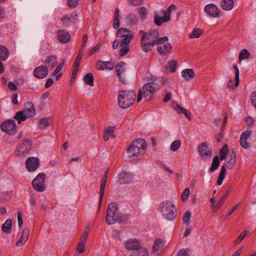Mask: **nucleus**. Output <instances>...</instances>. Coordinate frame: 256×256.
<instances>
[{
    "label": "nucleus",
    "instance_id": "obj_1",
    "mask_svg": "<svg viewBox=\"0 0 256 256\" xmlns=\"http://www.w3.org/2000/svg\"><path fill=\"white\" fill-rule=\"evenodd\" d=\"M118 38H124L120 44L121 48L119 51L120 56H122L127 54L130 50V44L134 38V32L126 28H120L117 31Z\"/></svg>",
    "mask_w": 256,
    "mask_h": 256
},
{
    "label": "nucleus",
    "instance_id": "obj_2",
    "mask_svg": "<svg viewBox=\"0 0 256 256\" xmlns=\"http://www.w3.org/2000/svg\"><path fill=\"white\" fill-rule=\"evenodd\" d=\"M136 93L134 90H121L118 92V104L124 109L131 106L135 102Z\"/></svg>",
    "mask_w": 256,
    "mask_h": 256
},
{
    "label": "nucleus",
    "instance_id": "obj_3",
    "mask_svg": "<svg viewBox=\"0 0 256 256\" xmlns=\"http://www.w3.org/2000/svg\"><path fill=\"white\" fill-rule=\"evenodd\" d=\"M127 216L119 212L118 206L116 203L112 202L110 203L107 208L106 215V222L108 224H112L118 220L126 219Z\"/></svg>",
    "mask_w": 256,
    "mask_h": 256
},
{
    "label": "nucleus",
    "instance_id": "obj_4",
    "mask_svg": "<svg viewBox=\"0 0 256 256\" xmlns=\"http://www.w3.org/2000/svg\"><path fill=\"white\" fill-rule=\"evenodd\" d=\"M160 88V85L155 81L146 84L138 90L137 102H140L142 100V96L147 100H150Z\"/></svg>",
    "mask_w": 256,
    "mask_h": 256
},
{
    "label": "nucleus",
    "instance_id": "obj_5",
    "mask_svg": "<svg viewBox=\"0 0 256 256\" xmlns=\"http://www.w3.org/2000/svg\"><path fill=\"white\" fill-rule=\"evenodd\" d=\"M162 218L168 220H174L177 216V209L172 201L166 200L160 204Z\"/></svg>",
    "mask_w": 256,
    "mask_h": 256
},
{
    "label": "nucleus",
    "instance_id": "obj_6",
    "mask_svg": "<svg viewBox=\"0 0 256 256\" xmlns=\"http://www.w3.org/2000/svg\"><path fill=\"white\" fill-rule=\"evenodd\" d=\"M146 148V144L143 139L140 138L132 141L127 148L130 158L138 157L142 154Z\"/></svg>",
    "mask_w": 256,
    "mask_h": 256
},
{
    "label": "nucleus",
    "instance_id": "obj_7",
    "mask_svg": "<svg viewBox=\"0 0 256 256\" xmlns=\"http://www.w3.org/2000/svg\"><path fill=\"white\" fill-rule=\"evenodd\" d=\"M168 38L163 36L159 38L157 43V50L159 54L162 56H166L170 54L172 48V46L168 42Z\"/></svg>",
    "mask_w": 256,
    "mask_h": 256
},
{
    "label": "nucleus",
    "instance_id": "obj_8",
    "mask_svg": "<svg viewBox=\"0 0 256 256\" xmlns=\"http://www.w3.org/2000/svg\"><path fill=\"white\" fill-rule=\"evenodd\" d=\"M32 148V142L29 139H24L16 147V153L20 157H25Z\"/></svg>",
    "mask_w": 256,
    "mask_h": 256
},
{
    "label": "nucleus",
    "instance_id": "obj_9",
    "mask_svg": "<svg viewBox=\"0 0 256 256\" xmlns=\"http://www.w3.org/2000/svg\"><path fill=\"white\" fill-rule=\"evenodd\" d=\"M154 18L155 24L158 26H160L163 23L168 22L170 19L168 14L163 9L160 10L154 11Z\"/></svg>",
    "mask_w": 256,
    "mask_h": 256
},
{
    "label": "nucleus",
    "instance_id": "obj_10",
    "mask_svg": "<svg viewBox=\"0 0 256 256\" xmlns=\"http://www.w3.org/2000/svg\"><path fill=\"white\" fill-rule=\"evenodd\" d=\"M46 175L43 173L39 174L32 182L34 188L40 192L45 190L44 180Z\"/></svg>",
    "mask_w": 256,
    "mask_h": 256
},
{
    "label": "nucleus",
    "instance_id": "obj_11",
    "mask_svg": "<svg viewBox=\"0 0 256 256\" xmlns=\"http://www.w3.org/2000/svg\"><path fill=\"white\" fill-rule=\"evenodd\" d=\"M26 166L28 172H33L37 170L40 162L37 158L32 156L28 158L25 162Z\"/></svg>",
    "mask_w": 256,
    "mask_h": 256
},
{
    "label": "nucleus",
    "instance_id": "obj_12",
    "mask_svg": "<svg viewBox=\"0 0 256 256\" xmlns=\"http://www.w3.org/2000/svg\"><path fill=\"white\" fill-rule=\"evenodd\" d=\"M205 12L209 16L216 18L220 15V12L216 5L214 4H206L204 8Z\"/></svg>",
    "mask_w": 256,
    "mask_h": 256
},
{
    "label": "nucleus",
    "instance_id": "obj_13",
    "mask_svg": "<svg viewBox=\"0 0 256 256\" xmlns=\"http://www.w3.org/2000/svg\"><path fill=\"white\" fill-rule=\"evenodd\" d=\"M124 246L127 250L134 251L142 248L140 242L136 238H130L126 240L124 243Z\"/></svg>",
    "mask_w": 256,
    "mask_h": 256
},
{
    "label": "nucleus",
    "instance_id": "obj_14",
    "mask_svg": "<svg viewBox=\"0 0 256 256\" xmlns=\"http://www.w3.org/2000/svg\"><path fill=\"white\" fill-rule=\"evenodd\" d=\"M16 124L13 120H9L3 122L0 124L1 130L7 133L16 130Z\"/></svg>",
    "mask_w": 256,
    "mask_h": 256
},
{
    "label": "nucleus",
    "instance_id": "obj_15",
    "mask_svg": "<svg viewBox=\"0 0 256 256\" xmlns=\"http://www.w3.org/2000/svg\"><path fill=\"white\" fill-rule=\"evenodd\" d=\"M48 72V70L47 66H40L34 70L33 74L36 78L42 79L47 76Z\"/></svg>",
    "mask_w": 256,
    "mask_h": 256
},
{
    "label": "nucleus",
    "instance_id": "obj_16",
    "mask_svg": "<svg viewBox=\"0 0 256 256\" xmlns=\"http://www.w3.org/2000/svg\"><path fill=\"white\" fill-rule=\"evenodd\" d=\"M252 134V130H246L241 134L240 136V143L243 148H248L250 146V144L247 142V140Z\"/></svg>",
    "mask_w": 256,
    "mask_h": 256
},
{
    "label": "nucleus",
    "instance_id": "obj_17",
    "mask_svg": "<svg viewBox=\"0 0 256 256\" xmlns=\"http://www.w3.org/2000/svg\"><path fill=\"white\" fill-rule=\"evenodd\" d=\"M158 34L157 31L153 30L146 33V36H142V39L149 41L156 44L159 40Z\"/></svg>",
    "mask_w": 256,
    "mask_h": 256
},
{
    "label": "nucleus",
    "instance_id": "obj_18",
    "mask_svg": "<svg viewBox=\"0 0 256 256\" xmlns=\"http://www.w3.org/2000/svg\"><path fill=\"white\" fill-rule=\"evenodd\" d=\"M42 62L48 68H54L57 63V58L54 55L48 56L42 60Z\"/></svg>",
    "mask_w": 256,
    "mask_h": 256
},
{
    "label": "nucleus",
    "instance_id": "obj_19",
    "mask_svg": "<svg viewBox=\"0 0 256 256\" xmlns=\"http://www.w3.org/2000/svg\"><path fill=\"white\" fill-rule=\"evenodd\" d=\"M22 111H24L29 118L33 117L36 114V110L32 102H30L25 104Z\"/></svg>",
    "mask_w": 256,
    "mask_h": 256
},
{
    "label": "nucleus",
    "instance_id": "obj_20",
    "mask_svg": "<svg viewBox=\"0 0 256 256\" xmlns=\"http://www.w3.org/2000/svg\"><path fill=\"white\" fill-rule=\"evenodd\" d=\"M30 235V230L28 228H24L23 231L22 232V234L21 236L20 240L16 242V246H22L25 242L27 241L28 238Z\"/></svg>",
    "mask_w": 256,
    "mask_h": 256
},
{
    "label": "nucleus",
    "instance_id": "obj_21",
    "mask_svg": "<svg viewBox=\"0 0 256 256\" xmlns=\"http://www.w3.org/2000/svg\"><path fill=\"white\" fill-rule=\"evenodd\" d=\"M58 39L62 44H66L69 42L70 35L68 32L64 30H60L58 32Z\"/></svg>",
    "mask_w": 256,
    "mask_h": 256
},
{
    "label": "nucleus",
    "instance_id": "obj_22",
    "mask_svg": "<svg viewBox=\"0 0 256 256\" xmlns=\"http://www.w3.org/2000/svg\"><path fill=\"white\" fill-rule=\"evenodd\" d=\"M198 150L200 156L204 158H209L212 156V152L208 149V147L205 143H203L199 146Z\"/></svg>",
    "mask_w": 256,
    "mask_h": 256
},
{
    "label": "nucleus",
    "instance_id": "obj_23",
    "mask_svg": "<svg viewBox=\"0 0 256 256\" xmlns=\"http://www.w3.org/2000/svg\"><path fill=\"white\" fill-rule=\"evenodd\" d=\"M96 68L98 70H112L114 68V64L110 62H98L96 64Z\"/></svg>",
    "mask_w": 256,
    "mask_h": 256
},
{
    "label": "nucleus",
    "instance_id": "obj_24",
    "mask_svg": "<svg viewBox=\"0 0 256 256\" xmlns=\"http://www.w3.org/2000/svg\"><path fill=\"white\" fill-rule=\"evenodd\" d=\"M132 181L131 174L126 172H122L119 176L118 182L121 184H129Z\"/></svg>",
    "mask_w": 256,
    "mask_h": 256
},
{
    "label": "nucleus",
    "instance_id": "obj_25",
    "mask_svg": "<svg viewBox=\"0 0 256 256\" xmlns=\"http://www.w3.org/2000/svg\"><path fill=\"white\" fill-rule=\"evenodd\" d=\"M155 45L156 44H154V43L150 42L149 41L147 42L146 40L141 38L140 46L142 50L144 52H149L151 51Z\"/></svg>",
    "mask_w": 256,
    "mask_h": 256
},
{
    "label": "nucleus",
    "instance_id": "obj_26",
    "mask_svg": "<svg viewBox=\"0 0 256 256\" xmlns=\"http://www.w3.org/2000/svg\"><path fill=\"white\" fill-rule=\"evenodd\" d=\"M182 76L186 80L190 81L194 78L195 73L192 69L187 68L182 70Z\"/></svg>",
    "mask_w": 256,
    "mask_h": 256
},
{
    "label": "nucleus",
    "instance_id": "obj_27",
    "mask_svg": "<svg viewBox=\"0 0 256 256\" xmlns=\"http://www.w3.org/2000/svg\"><path fill=\"white\" fill-rule=\"evenodd\" d=\"M164 242L162 240L159 238L156 239L152 247L154 252L158 254L162 251L164 248Z\"/></svg>",
    "mask_w": 256,
    "mask_h": 256
},
{
    "label": "nucleus",
    "instance_id": "obj_28",
    "mask_svg": "<svg viewBox=\"0 0 256 256\" xmlns=\"http://www.w3.org/2000/svg\"><path fill=\"white\" fill-rule=\"evenodd\" d=\"M174 108L178 114H182L185 116L186 117L188 118V120H191L190 112L189 110H187L184 108L181 107L178 104H176Z\"/></svg>",
    "mask_w": 256,
    "mask_h": 256
},
{
    "label": "nucleus",
    "instance_id": "obj_29",
    "mask_svg": "<svg viewBox=\"0 0 256 256\" xmlns=\"http://www.w3.org/2000/svg\"><path fill=\"white\" fill-rule=\"evenodd\" d=\"M222 8L226 10H231L234 6V0H222L220 2Z\"/></svg>",
    "mask_w": 256,
    "mask_h": 256
},
{
    "label": "nucleus",
    "instance_id": "obj_30",
    "mask_svg": "<svg viewBox=\"0 0 256 256\" xmlns=\"http://www.w3.org/2000/svg\"><path fill=\"white\" fill-rule=\"evenodd\" d=\"M149 254L147 248L142 247L138 250L132 252L130 256H148Z\"/></svg>",
    "mask_w": 256,
    "mask_h": 256
},
{
    "label": "nucleus",
    "instance_id": "obj_31",
    "mask_svg": "<svg viewBox=\"0 0 256 256\" xmlns=\"http://www.w3.org/2000/svg\"><path fill=\"white\" fill-rule=\"evenodd\" d=\"M230 156V160L227 162L226 167L229 169H232L236 164V154L234 150H232Z\"/></svg>",
    "mask_w": 256,
    "mask_h": 256
},
{
    "label": "nucleus",
    "instance_id": "obj_32",
    "mask_svg": "<svg viewBox=\"0 0 256 256\" xmlns=\"http://www.w3.org/2000/svg\"><path fill=\"white\" fill-rule=\"evenodd\" d=\"M138 18L134 14H130L126 18V22L128 24L133 25L137 22Z\"/></svg>",
    "mask_w": 256,
    "mask_h": 256
},
{
    "label": "nucleus",
    "instance_id": "obj_33",
    "mask_svg": "<svg viewBox=\"0 0 256 256\" xmlns=\"http://www.w3.org/2000/svg\"><path fill=\"white\" fill-rule=\"evenodd\" d=\"M2 229L4 233L10 234L12 230V220L10 219L7 220L2 224Z\"/></svg>",
    "mask_w": 256,
    "mask_h": 256
},
{
    "label": "nucleus",
    "instance_id": "obj_34",
    "mask_svg": "<svg viewBox=\"0 0 256 256\" xmlns=\"http://www.w3.org/2000/svg\"><path fill=\"white\" fill-rule=\"evenodd\" d=\"M28 117V115L26 114L24 112V111L20 110L16 113L14 116V118L18 121V123L20 124L22 122L24 121Z\"/></svg>",
    "mask_w": 256,
    "mask_h": 256
},
{
    "label": "nucleus",
    "instance_id": "obj_35",
    "mask_svg": "<svg viewBox=\"0 0 256 256\" xmlns=\"http://www.w3.org/2000/svg\"><path fill=\"white\" fill-rule=\"evenodd\" d=\"M120 26V10L116 8L114 14V20L113 22V27L114 29H118Z\"/></svg>",
    "mask_w": 256,
    "mask_h": 256
},
{
    "label": "nucleus",
    "instance_id": "obj_36",
    "mask_svg": "<svg viewBox=\"0 0 256 256\" xmlns=\"http://www.w3.org/2000/svg\"><path fill=\"white\" fill-rule=\"evenodd\" d=\"M114 127L108 126L104 134V140L105 141H107L110 138H114Z\"/></svg>",
    "mask_w": 256,
    "mask_h": 256
},
{
    "label": "nucleus",
    "instance_id": "obj_37",
    "mask_svg": "<svg viewBox=\"0 0 256 256\" xmlns=\"http://www.w3.org/2000/svg\"><path fill=\"white\" fill-rule=\"evenodd\" d=\"M8 56V50L4 46H0V59L2 60H6Z\"/></svg>",
    "mask_w": 256,
    "mask_h": 256
},
{
    "label": "nucleus",
    "instance_id": "obj_38",
    "mask_svg": "<svg viewBox=\"0 0 256 256\" xmlns=\"http://www.w3.org/2000/svg\"><path fill=\"white\" fill-rule=\"evenodd\" d=\"M177 62L176 60H172L168 62L167 64L165 66L166 69L170 72H174L176 70V66Z\"/></svg>",
    "mask_w": 256,
    "mask_h": 256
},
{
    "label": "nucleus",
    "instance_id": "obj_39",
    "mask_svg": "<svg viewBox=\"0 0 256 256\" xmlns=\"http://www.w3.org/2000/svg\"><path fill=\"white\" fill-rule=\"evenodd\" d=\"M219 165H220L219 158L218 156H216L214 157V158L213 159L212 166L209 169V172L211 173V172H214L215 170L218 169Z\"/></svg>",
    "mask_w": 256,
    "mask_h": 256
},
{
    "label": "nucleus",
    "instance_id": "obj_40",
    "mask_svg": "<svg viewBox=\"0 0 256 256\" xmlns=\"http://www.w3.org/2000/svg\"><path fill=\"white\" fill-rule=\"evenodd\" d=\"M38 128L41 130H44L46 126H49V118H45L40 120L38 122Z\"/></svg>",
    "mask_w": 256,
    "mask_h": 256
},
{
    "label": "nucleus",
    "instance_id": "obj_41",
    "mask_svg": "<svg viewBox=\"0 0 256 256\" xmlns=\"http://www.w3.org/2000/svg\"><path fill=\"white\" fill-rule=\"evenodd\" d=\"M202 30L200 28H195L192 30V32L188 35L190 38H200L202 34Z\"/></svg>",
    "mask_w": 256,
    "mask_h": 256
},
{
    "label": "nucleus",
    "instance_id": "obj_42",
    "mask_svg": "<svg viewBox=\"0 0 256 256\" xmlns=\"http://www.w3.org/2000/svg\"><path fill=\"white\" fill-rule=\"evenodd\" d=\"M125 64H126L124 62H120L116 64V69L118 76H120L122 72H126V70L124 68Z\"/></svg>",
    "mask_w": 256,
    "mask_h": 256
},
{
    "label": "nucleus",
    "instance_id": "obj_43",
    "mask_svg": "<svg viewBox=\"0 0 256 256\" xmlns=\"http://www.w3.org/2000/svg\"><path fill=\"white\" fill-rule=\"evenodd\" d=\"M84 83L90 86H94V78L93 75L91 73H88L84 78Z\"/></svg>",
    "mask_w": 256,
    "mask_h": 256
},
{
    "label": "nucleus",
    "instance_id": "obj_44",
    "mask_svg": "<svg viewBox=\"0 0 256 256\" xmlns=\"http://www.w3.org/2000/svg\"><path fill=\"white\" fill-rule=\"evenodd\" d=\"M106 181L102 180L100 186V196H99V205L100 206L102 201L103 196L104 195L105 186Z\"/></svg>",
    "mask_w": 256,
    "mask_h": 256
},
{
    "label": "nucleus",
    "instance_id": "obj_45",
    "mask_svg": "<svg viewBox=\"0 0 256 256\" xmlns=\"http://www.w3.org/2000/svg\"><path fill=\"white\" fill-rule=\"evenodd\" d=\"M248 230L243 231L236 239L234 241V244L236 245L239 244L248 234Z\"/></svg>",
    "mask_w": 256,
    "mask_h": 256
},
{
    "label": "nucleus",
    "instance_id": "obj_46",
    "mask_svg": "<svg viewBox=\"0 0 256 256\" xmlns=\"http://www.w3.org/2000/svg\"><path fill=\"white\" fill-rule=\"evenodd\" d=\"M146 8L144 6L140 7L138 9V14L142 20H146L148 14Z\"/></svg>",
    "mask_w": 256,
    "mask_h": 256
},
{
    "label": "nucleus",
    "instance_id": "obj_47",
    "mask_svg": "<svg viewBox=\"0 0 256 256\" xmlns=\"http://www.w3.org/2000/svg\"><path fill=\"white\" fill-rule=\"evenodd\" d=\"M250 56V53L246 49H243L239 54V60L241 61L242 60L249 58Z\"/></svg>",
    "mask_w": 256,
    "mask_h": 256
},
{
    "label": "nucleus",
    "instance_id": "obj_48",
    "mask_svg": "<svg viewBox=\"0 0 256 256\" xmlns=\"http://www.w3.org/2000/svg\"><path fill=\"white\" fill-rule=\"evenodd\" d=\"M180 140H175L170 145V150L172 152H176L180 148Z\"/></svg>",
    "mask_w": 256,
    "mask_h": 256
},
{
    "label": "nucleus",
    "instance_id": "obj_49",
    "mask_svg": "<svg viewBox=\"0 0 256 256\" xmlns=\"http://www.w3.org/2000/svg\"><path fill=\"white\" fill-rule=\"evenodd\" d=\"M228 146L225 144L224 146L220 150V160H223L226 158V154L228 152Z\"/></svg>",
    "mask_w": 256,
    "mask_h": 256
},
{
    "label": "nucleus",
    "instance_id": "obj_50",
    "mask_svg": "<svg viewBox=\"0 0 256 256\" xmlns=\"http://www.w3.org/2000/svg\"><path fill=\"white\" fill-rule=\"evenodd\" d=\"M84 242H79L76 252H75L74 256H78L80 254L84 252Z\"/></svg>",
    "mask_w": 256,
    "mask_h": 256
},
{
    "label": "nucleus",
    "instance_id": "obj_51",
    "mask_svg": "<svg viewBox=\"0 0 256 256\" xmlns=\"http://www.w3.org/2000/svg\"><path fill=\"white\" fill-rule=\"evenodd\" d=\"M227 194H225L221 198L220 200L214 206H213L214 211H216L223 204L225 198H226Z\"/></svg>",
    "mask_w": 256,
    "mask_h": 256
},
{
    "label": "nucleus",
    "instance_id": "obj_52",
    "mask_svg": "<svg viewBox=\"0 0 256 256\" xmlns=\"http://www.w3.org/2000/svg\"><path fill=\"white\" fill-rule=\"evenodd\" d=\"M191 212L190 211H186L184 214L183 222L184 224H187L190 220L191 218Z\"/></svg>",
    "mask_w": 256,
    "mask_h": 256
},
{
    "label": "nucleus",
    "instance_id": "obj_53",
    "mask_svg": "<svg viewBox=\"0 0 256 256\" xmlns=\"http://www.w3.org/2000/svg\"><path fill=\"white\" fill-rule=\"evenodd\" d=\"M177 256H190V250L188 248H182L177 254Z\"/></svg>",
    "mask_w": 256,
    "mask_h": 256
},
{
    "label": "nucleus",
    "instance_id": "obj_54",
    "mask_svg": "<svg viewBox=\"0 0 256 256\" xmlns=\"http://www.w3.org/2000/svg\"><path fill=\"white\" fill-rule=\"evenodd\" d=\"M190 189L188 188H186L183 191L182 194V201L184 202L188 198L190 195Z\"/></svg>",
    "mask_w": 256,
    "mask_h": 256
},
{
    "label": "nucleus",
    "instance_id": "obj_55",
    "mask_svg": "<svg viewBox=\"0 0 256 256\" xmlns=\"http://www.w3.org/2000/svg\"><path fill=\"white\" fill-rule=\"evenodd\" d=\"M238 85V84H236V79L235 82L231 80L228 81L227 88L231 89H234L237 87Z\"/></svg>",
    "mask_w": 256,
    "mask_h": 256
},
{
    "label": "nucleus",
    "instance_id": "obj_56",
    "mask_svg": "<svg viewBox=\"0 0 256 256\" xmlns=\"http://www.w3.org/2000/svg\"><path fill=\"white\" fill-rule=\"evenodd\" d=\"M83 51L82 50H80L77 56L76 59L74 62V65L79 66L80 60L82 58Z\"/></svg>",
    "mask_w": 256,
    "mask_h": 256
},
{
    "label": "nucleus",
    "instance_id": "obj_57",
    "mask_svg": "<svg viewBox=\"0 0 256 256\" xmlns=\"http://www.w3.org/2000/svg\"><path fill=\"white\" fill-rule=\"evenodd\" d=\"M64 66V62H61L56 67V69L53 72L54 74H60V72L62 70Z\"/></svg>",
    "mask_w": 256,
    "mask_h": 256
},
{
    "label": "nucleus",
    "instance_id": "obj_58",
    "mask_svg": "<svg viewBox=\"0 0 256 256\" xmlns=\"http://www.w3.org/2000/svg\"><path fill=\"white\" fill-rule=\"evenodd\" d=\"M226 169L224 166H222L221 169V170L219 174L218 178L220 180H224L225 177V173H226Z\"/></svg>",
    "mask_w": 256,
    "mask_h": 256
},
{
    "label": "nucleus",
    "instance_id": "obj_59",
    "mask_svg": "<svg viewBox=\"0 0 256 256\" xmlns=\"http://www.w3.org/2000/svg\"><path fill=\"white\" fill-rule=\"evenodd\" d=\"M254 120L253 118L251 116H248L246 118V122L248 126H252L254 124Z\"/></svg>",
    "mask_w": 256,
    "mask_h": 256
},
{
    "label": "nucleus",
    "instance_id": "obj_60",
    "mask_svg": "<svg viewBox=\"0 0 256 256\" xmlns=\"http://www.w3.org/2000/svg\"><path fill=\"white\" fill-rule=\"evenodd\" d=\"M176 6L174 4H171L166 10H165V12L168 14L170 18V13L172 10H176Z\"/></svg>",
    "mask_w": 256,
    "mask_h": 256
},
{
    "label": "nucleus",
    "instance_id": "obj_61",
    "mask_svg": "<svg viewBox=\"0 0 256 256\" xmlns=\"http://www.w3.org/2000/svg\"><path fill=\"white\" fill-rule=\"evenodd\" d=\"M78 0H68V6L70 8H75L78 5Z\"/></svg>",
    "mask_w": 256,
    "mask_h": 256
},
{
    "label": "nucleus",
    "instance_id": "obj_62",
    "mask_svg": "<svg viewBox=\"0 0 256 256\" xmlns=\"http://www.w3.org/2000/svg\"><path fill=\"white\" fill-rule=\"evenodd\" d=\"M251 101L253 106L256 108V91L253 92L251 94Z\"/></svg>",
    "mask_w": 256,
    "mask_h": 256
},
{
    "label": "nucleus",
    "instance_id": "obj_63",
    "mask_svg": "<svg viewBox=\"0 0 256 256\" xmlns=\"http://www.w3.org/2000/svg\"><path fill=\"white\" fill-rule=\"evenodd\" d=\"M100 48V44H96L92 49L90 50L89 55L90 56L96 52Z\"/></svg>",
    "mask_w": 256,
    "mask_h": 256
},
{
    "label": "nucleus",
    "instance_id": "obj_64",
    "mask_svg": "<svg viewBox=\"0 0 256 256\" xmlns=\"http://www.w3.org/2000/svg\"><path fill=\"white\" fill-rule=\"evenodd\" d=\"M89 232L88 230H85L84 234L81 236L80 238V242H84V243L85 242V241L86 240L88 234Z\"/></svg>",
    "mask_w": 256,
    "mask_h": 256
}]
</instances>
